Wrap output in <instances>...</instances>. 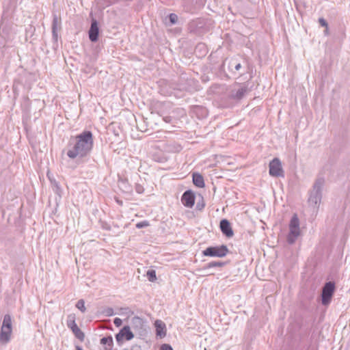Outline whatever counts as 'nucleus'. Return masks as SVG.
Instances as JSON below:
<instances>
[{"instance_id": "25", "label": "nucleus", "mask_w": 350, "mask_h": 350, "mask_svg": "<svg viewBox=\"0 0 350 350\" xmlns=\"http://www.w3.org/2000/svg\"><path fill=\"white\" fill-rule=\"evenodd\" d=\"M239 67H240V65L239 64V65L237 66L236 68H237V69H239Z\"/></svg>"}, {"instance_id": "2", "label": "nucleus", "mask_w": 350, "mask_h": 350, "mask_svg": "<svg viewBox=\"0 0 350 350\" xmlns=\"http://www.w3.org/2000/svg\"><path fill=\"white\" fill-rule=\"evenodd\" d=\"M12 320L9 314L4 316L2 326L0 332V342L2 344L8 343L12 336Z\"/></svg>"}, {"instance_id": "13", "label": "nucleus", "mask_w": 350, "mask_h": 350, "mask_svg": "<svg viewBox=\"0 0 350 350\" xmlns=\"http://www.w3.org/2000/svg\"><path fill=\"white\" fill-rule=\"evenodd\" d=\"M192 177L193 183L196 187L199 188L204 187L205 183L204 178L200 174L195 172L193 174Z\"/></svg>"}, {"instance_id": "18", "label": "nucleus", "mask_w": 350, "mask_h": 350, "mask_svg": "<svg viewBox=\"0 0 350 350\" xmlns=\"http://www.w3.org/2000/svg\"><path fill=\"white\" fill-rule=\"evenodd\" d=\"M148 226H149V222L147 221H143L139 222L136 224V227L137 228H142L144 227H147Z\"/></svg>"}, {"instance_id": "15", "label": "nucleus", "mask_w": 350, "mask_h": 350, "mask_svg": "<svg viewBox=\"0 0 350 350\" xmlns=\"http://www.w3.org/2000/svg\"><path fill=\"white\" fill-rule=\"evenodd\" d=\"M146 275L150 282H155L157 280L156 271L153 269H150L147 271Z\"/></svg>"}, {"instance_id": "24", "label": "nucleus", "mask_w": 350, "mask_h": 350, "mask_svg": "<svg viewBox=\"0 0 350 350\" xmlns=\"http://www.w3.org/2000/svg\"><path fill=\"white\" fill-rule=\"evenodd\" d=\"M77 350H82V349L79 347H77Z\"/></svg>"}, {"instance_id": "12", "label": "nucleus", "mask_w": 350, "mask_h": 350, "mask_svg": "<svg viewBox=\"0 0 350 350\" xmlns=\"http://www.w3.org/2000/svg\"><path fill=\"white\" fill-rule=\"evenodd\" d=\"M157 336L163 338L166 335L165 325L161 320H157L154 323Z\"/></svg>"}, {"instance_id": "4", "label": "nucleus", "mask_w": 350, "mask_h": 350, "mask_svg": "<svg viewBox=\"0 0 350 350\" xmlns=\"http://www.w3.org/2000/svg\"><path fill=\"white\" fill-rule=\"evenodd\" d=\"M290 232L288 236V241L292 243L300 234L299 222L297 215H294L289 224Z\"/></svg>"}, {"instance_id": "9", "label": "nucleus", "mask_w": 350, "mask_h": 350, "mask_svg": "<svg viewBox=\"0 0 350 350\" xmlns=\"http://www.w3.org/2000/svg\"><path fill=\"white\" fill-rule=\"evenodd\" d=\"M183 204L188 208H191L195 204V196L191 191H185L181 198Z\"/></svg>"}, {"instance_id": "11", "label": "nucleus", "mask_w": 350, "mask_h": 350, "mask_svg": "<svg viewBox=\"0 0 350 350\" xmlns=\"http://www.w3.org/2000/svg\"><path fill=\"white\" fill-rule=\"evenodd\" d=\"M98 27L96 21H93L91 25L90 29L89 31V38L92 42H96L98 37Z\"/></svg>"}, {"instance_id": "23", "label": "nucleus", "mask_w": 350, "mask_h": 350, "mask_svg": "<svg viewBox=\"0 0 350 350\" xmlns=\"http://www.w3.org/2000/svg\"><path fill=\"white\" fill-rule=\"evenodd\" d=\"M199 48H200V49H204V51L205 52H206V47H205L204 45H202V46H201V45H199V46L197 47V49H199Z\"/></svg>"}, {"instance_id": "19", "label": "nucleus", "mask_w": 350, "mask_h": 350, "mask_svg": "<svg viewBox=\"0 0 350 350\" xmlns=\"http://www.w3.org/2000/svg\"><path fill=\"white\" fill-rule=\"evenodd\" d=\"M170 20L172 24L175 23L178 20L177 15H176L175 14H170Z\"/></svg>"}, {"instance_id": "5", "label": "nucleus", "mask_w": 350, "mask_h": 350, "mask_svg": "<svg viewBox=\"0 0 350 350\" xmlns=\"http://www.w3.org/2000/svg\"><path fill=\"white\" fill-rule=\"evenodd\" d=\"M335 291V284L332 282H327L322 291V304L327 305L329 304Z\"/></svg>"}, {"instance_id": "21", "label": "nucleus", "mask_w": 350, "mask_h": 350, "mask_svg": "<svg viewBox=\"0 0 350 350\" xmlns=\"http://www.w3.org/2000/svg\"><path fill=\"white\" fill-rule=\"evenodd\" d=\"M113 323L116 327H120L122 323V319L120 318H116L113 321Z\"/></svg>"}, {"instance_id": "22", "label": "nucleus", "mask_w": 350, "mask_h": 350, "mask_svg": "<svg viewBox=\"0 0 350 350\" xmlns=\"http://www.w3.org/2000/svg\"><path fill=\"white\" fill-rule=\"evenodd\" d=\"M319 23L321 24V26L327 27V22L325 21V19L319 18Z\"/></svg>"}, {"instance_id": "14", "label": "nucleus", "mask_w": 350, "mask_h": 350, "mask_svg": "<svg viewBox=\"0 0 350 350\" xmlns=\"http://www.w3.org/2000/svg\"><path fill=\"white\" fill-rule=\"evenodd\" d=\"M100 343L106 345L105 350H112L113 342L111 336L104 337L101 338Z\"/></svg>"}, {"instance_id": "26", "label": "nucleus", "mask_w": 350, "mask_h": 350, "mask_svg": "<svg viewBox=\"0 0 350 350\" xmlns=\"http://www.w3.org/2000/svg\"><path fill=\"white\" fill-rule=\"evenodd\" d=\"M123 350H132V349H124Z\"/></svg>"}, {"instance_id": "17", "label": "nucleus", "mask_w": 350, "mask_h": 350, "mask_svg": "<svg viewBox=\"0 0 350 350\" xmlns=\"http://www.w3.org/2000/svg\"><path fill=\"white\" fill-rule=\"evenodd\" d=\"M224 265V262H211L208 265V267H222Z\"/></svg>"}, {"instance_id": "6", "label": "nucleus", "mask_w": 350, "mask_h": 350, "mask_svg": "<svg viewBox=\"0 0 350 350\" xmlns=\"http://www.w3.org/2000/svg\"><path fill=\"white\" fill-rule=\"evenodd\" d=\"M67 325L69 328L71 329L75 336L79 339L81 341H83L85 337L83 332L80 329V328L77 326L75 323V314H70L68 316V319L67 321Z\"/></svg>"}, {"instance_id": "3", "label": "nucleus", "mask_w": 350, "mask_h": 350, "mask_svg": "<svg viewBox=\"0 0 350 350\" xmlns=\"http://www.w3.org/2000/svg\"><path fill=\"white\" fill-rule=\"evenodd\" d=\"M229 250L227 246L222 245L219 246L208 247L202 251V254L205 256L223 258L226 256Z\"/></svg>"}, {"instance_id": "20", "label": "nucleus", "mask_w": 350, "mask_h": 350, "mask_svg": "<svg viewBox=\"0 0 350 350\" xmlns=\"http://www.w3.org/2000/svg\"><path fill=\"white\" fill-rule=\"evenodd\" d=\"M160 350H173V349L170 345L163 344L161 346Z\"/></svg>"}, {"instance_id": "7", "label": "nucleus", "mask_w": 350, "mask_h": 350, "mask_svg": "<svg viewBox=\"0 0 350 350\" xmlns=\"http://www.w3.org/2000/svg\"><path fill=\"white\" fill-rule=\"evenodd\" d=\"M269 174L272 176H283L284 172L282 170L280 161L275 158L269 163Z\"/></svg>"}, {"instance_id": "10", "label": "nucleus", "mask_w": 350, "mask_h": 350, "mask_svg": "<svg viewBox=\"0 0 350 350\" xmlns=\"http://www.w3.org/2000/svg\"><path fill=\"white\" fill-rule=\"evenodd\" d=\"M220 228L223 234H224L228 237H231L233 236L234 233L232 230L230 224L226 219H222L220 221Z\"/></svg>"}, {"instance_id": "16", "label": "nucleus", "mask_w": 350, "mask_h": 350, "mask_svg": "<svg viewBox=\"0 0 350 350\" xmlns=\"http://www.w3.org/2000/svg\"><path fill=\"white\" fill-rule=\"evenodd\" d=\"M76 307L83 312H84L86 309L85 306V302L83 299H80L77 301Z\"/></svg>"}, {"instance_id": "1", "label": "nucleus", "mask_w": 350, "mask_h": 350, "mask_svg": "<svg viewBox=\"0 0 350 350\" xmlns=\"http://www.w3.org/2000/svg\"><path fill=\"white\" fill-rule=\"evenodd\" d=\"M94 145L93 135L90 131H83L71 138L67 151L70 159L86 157L92 150Z\"/></svg>"}, {"instance_id": "8", "label": "nucleus", "mask_w": 350, "mask_h": 350, "mask_svg": "<svg viewBox=\"0 0 350 350\" xmlns=\"http://www.w3.org/2000/svg\"><path fill=\"white\" fill-rule=\"evenodd\" d=\"M134 337V334L131 331V329L129 326H124L121 329L120 332L116 334V339L119 344H122L125 340H130L133 339Z\"/></svg>"}]
</instances>
